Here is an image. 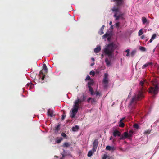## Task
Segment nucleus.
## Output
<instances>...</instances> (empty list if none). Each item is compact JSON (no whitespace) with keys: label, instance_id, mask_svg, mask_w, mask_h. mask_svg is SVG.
Instances as JSON below:
<instances>
[{"label":"nucleus","instance_id":"1","mask_svg":"<svg viewBox=\"0 0 159 159\" xmlns=\"http://www.w3.org/2000/svg\"><path fill=\"white\" fill-rule=\"evenodd\" d=\"M114 2H116V5L114 6L111 9L112 11L114 12L113 16L115 18V20H117L120 18L123 19L122 16L123 13L120 11L121 7L123 4V0H112Z\"/></svg>","mask_w":159,"mask_h":159},{"label":"nucleus","instance_id":"2","mask_svg":"<svg viewBox=\"0 0 159 159\" xmlns=\"http://www.w3.org/2000/svg\"><path fill=\"white\" fill-rule=\"evenodd\" d=\"M117 46L113 43L107 45L103 50V53L105 55H107L108 57H111L114 55V50L116 48Z\"/></svg>","mask_w":159,"mask_h":159},{"label":"nucleus","instance_id":"3","mask_svg":"<svg viewBox=\"0 0 159 159\" xmlns=\"http://www.w3.org/2000/svg\"><path fill=\"white\" fill-rule=\"evenodd\" d=\"M147 82L146 80H143L140 82V100L144 97V93L147 91V88L145 84L147 85Z\"/></svg>","mask_w":159,"mask_h":159},{"label":"nucleus","instance_id":"4","mask_svg":"<svg viewBox=\"0 0 159 159\" xmlns=\"http://www.w3.org/2000/svg\"><path fill=\"white\" fill-rule=\"evenodd\" d=\"M47 71L48 69L46 65L45 64H44L43 66V69L39 72L40 76L41 77V75L42 76L41 78V79L42 80H44L45 77V74H46L47 73Z\"/></svg>","mask_w":159,"mask_h":159},{"label":"nucleus","instance_id":"5","mask_svg":"<svg viewBox=\"0 0 159 159\" xmlns=\"http://www.w3.org/2000/svg\"><path fill=\"white\" fill-rule=\"evenodd\" d=\"M158 90V84H157L154 87H151L149 89V92L154 95L157 93Z\"/></svg>","mask_w":159,"mask_h":159},{"label":"nucleus","instance_id":"6","mask_svg":"<svg viewBox=\"0 0 159 159\" xmlns=\"http://www.w3.org/2000/svg\"><path fill=\"white\" fill-rule=\"evenodd\" d=\"M79 100L75 101L74 102V104L73 106V107L72 109V112L77 113L78 112V109L80 107L81 105L79 103Z\"/></svg>","mask_w":159,"mask_h":159},{"label":"nucleus","instance_id":"7","mask_svg":"<svg viewBox=\"0 0 159 159\" xmlns=\"http://www.w3.org/2000/svg\"><path fill=\"white\" fill-rule=\"evenodd\" d=\"M108 74L107 73H105L104 74V77L103 80V83L104 84V87L105 88L107 86L108 83Z\"/></svg>","mask_w":159,"mask_h":159},{"label":"nucleus","instance_id":"8","mask_svg":"<svg viewBox=\"0 0 159 159\" xmlns=\"http://www.w3.org/2000/svg\"><path fill=\"white\" fill-rule=\"evenodd\" d=\"M141 20L142 23L144 25L148 24L149 23V21L145 17H142Z\"/></svg>","mask_w":159,"mask_h":159},{"label":"nucleus","instance_id":"9","mask_svg":"<svg viewBox=\"0 0 159 159\" xmlns=\"http://www.w3.org/2000/svg\"><path fill=\"white\" fill-rule=\"evenodd\" d=\"M113 135L115 137L116 136H120L121 135V133L119 131L115 130L113 132Z\"/></svg>","mask_w":159,"mask_h":159},{"label":"nucleus","instance_id":"10","mask_svg":"<svg viewBox=\"0 0 159 159\" xmlns=\"http://www.w3.org/2000/svg\"><path fill=\"white\" fill-rule=\"evenodd\" d=\"M85 100V96H84V95L83 94V98L82 99H80V98H78L75 101H78L79 100V103L80 105H81V103L82 102L84 101Z\"/></svg>","mask_w":159,"mask_h":159},{"label":"nucleus","instance_id":"11","mask_svg":"<svg viewBox=\"0 0 159 159\" xmlns=\"http://www.w3.org/2000/svg\"><path fill=\"white\" fill-rule=\"evenodd\" d=\"M48 116L51 117H52L53 116V111L52 110L50 109H48Z\"/></svg>","mask_w":159,"mask_h":159},{"label":"nucleus","instance_id":"12","mask_svg":"<svg viewBox=\"0 0 159 159\" xmlns=\"http://www.w3.org/2000/svg\"><path fill=\"white\" fill-rule=\"evenodd\" d=\"M101 50V47L99 45H98L97 47L94 50V52L97 53L99 52Z\"/></svg>","mask_w":159,"mask_h":159},{"label":"nucleus","instance_id":"13","mask_svg":"<svg viewBox=\"0 0 159 159\" xmlns=\"http://www.w3.org/2000/svg\"><path fill=\"white\" fill-rule=\"evenodd\" d=\"M34 86V84L32 83H28L26 85V87L29 88V90H30Z\"/></svg>","mask_w":159,"mask_h":159},{"label":"nucleus","instance_id":"14","mask_svg":"<svg viewBox=\"0 0 159 159\" xmlns=\"http://www.w3.org/2000/svg\"><path fill=\"white\" fill-rule=\"evenodd\" d=\"M79 129V127L78 126L76 125L75 126H73L72 128V130L73 131L75 132L78 130Z\"/></svg>","mask_w":159,"mask_h":159},{"label":"nucleus","instance_id":"15","mask_svg":"<svg viewBox=\"0 0 159 159\" xmlns=\"http://www.w3.org/2000/svg\"><path fill=\"white\" fill-rule=\"evenodd\" d=\"M60 125H58L57 126L55 127V132L56 133H58V131L60 130Z\"/></svg>","mask_w":159,"mask_h":159},{"label":"nucleus","instance_id":"16","mask_svg":"<svg viewBox=\"0 0 159 159\" xmlns=\"http://www.w3.org/2000/svg\"><path fill=\"white\" fill-rule=\"evenodd\" d=\"M156 34H154L152 35V38H151V39H150L149 41V43H151L152 41L153 40L156 38Z\"/></svg>","mask_w":159,"mask_h":159},{"label":"nucleus","instance_id":"17","mask_svg":"<svg viewBox=\"0 0 159 159\" xmlns=\"http://www.w3.org/2000/svg\"><path fill=\"white\" fill-rule=\"evenodd\" d=\"M105 62L106 63L107 65L109 66L111 64L110 61H109L108 58L107 57L105 60Z\"/></svg>","mask_w":159,"mask_h":159},{"label":"nucleus","instance_id":"18","mask_svg":"<svg viewBox=\"0 0 159 159\" xmlns=\"http://www.w3.org/2000/svg\"><path fill=\"white\" fill-rule=\"evenodd\" d=\"M63 140V138L61 137H60L59 138H57L56 139V142L57 143H60Z\"/></svg>","mask_w":159,"mask_h":159},{"label":"nucleus","instance_id":"19","mask_svg":"<svg viewBox=\"0 0 159 159\" xmlns=\"http://www.w3.org/2000/svg\"><path fill=\"white\" fill-rule=\"evenodd\" d=\"M93 146L98 147V139H95L93 142Z\"/></svg>","mask_w":159,"mask_h":159},{"label":"nucleus","instance_id":"20","mask_svg":"<svg viewBox=\"0 0 159 159\" xmlns=\"http://www.w3.org/2000/svg\"><path fill=\"white\" fill-rule=\"evenodd\" d=\"M140 50L143 52L146 51V48L142 46H140Z\"/></svg>","mask_w":159,"mask_h":159},{"label":"nucleus","instance_id":"21","mask_svg":"<svg viewBox=\"0 0 159 159\" xmlns=\"http://www.w3.org/2000/svg\"><path fill=\"white\" fill-rule=\"evenodd\" d=\"M70 146V144L69 143L67 142H65L62 145V146L63 147H69Z\"/></svg>","mask_w":159,"mask_h":159},{"label":"nucleus","instance_id":"22","mask_svg":"<svg viewBox=\"0 0 159 159\" xmlns=\"http://www.w3.org/2000/svg\"><path fill=\"white\" fill-rule=\"evenodd\" d=\"M94 82L93 80H91L88 83V86H91L93 85V84Z\"/></svg>","mask_w":159,"mask_h":159},{"label":"nucleus","instance_id":"23","mask_svg":"<svg viewBox=\"0 0 159 159\" xmlns=\"http://www.w3.org/2000/svg\"><path fill=\"white\" fill-rule=\"evenodd\" d=\"M136 101V97L133 98L130 102L131 104H132V103L135 102Z\"/></svg>","mask_w":159,"mask_h":159},{"label":"nucleus","instance_id":"24","mask_svg":"<svg viewBox=\"0 0 159 159\" xmlns=\"http://www.w3.org/2000/svg\"><path fill=\"white\" fill-rule=\"evenodd\" d=\"M124 137L126 138H128V137H129V134L127 132H125L123 133V135Z\"/></svg>","mask_w":159,"mask_h":159},{"label":"nucleus","instance_id":"25","mask_svg":"<svg viewBox=\"0 0 159 159\" xmlns=\"http://www.w3.org/2000/svg\"><path fill=\"white\" fill-rule=\"evenodd\" d=\"M109 35V33H107L105 34H104L103 36H102V38L104 39V38H106L107 37H108Z\"/></svg>","mask_w":159,"mask_h":159},{"label":"nucleus","instance_id":"26","mask_svg":"<svg viewBox=\"0 0 159 159\" xmlns=\"http://www.w3.org/2000/svg\"><path fill=\"white\" fill-rule=\"evenodd\" d=\"M93 154V152L92 151H89L87 154V156L89 157H90L92 156Z\"/></svg>","mask_w":159,"mask_h":159},{"label":"nucleus","instance_id":"27","mask_svg":"<svg viewBox=\"0 0 159 159\" xmlns=\"http://www.w3.org/2000/svg\"><path fill=\"white\" fill-rule=\"evenodd\" d=\"M120 124H119V126L120 127H123L125 126V124L122 122L120 121Z\"/></svg>","mask_w":159,"mask_h":159},{"label":"nucleus","instance_id":"28","mask_svg":"<svg viewBox=\"0 0 159 159\" xmlns=\"http://www.w3.org/2000/svg\"><path fill=\"white\" fill-rule=\"evenodd\" d=\"M129 51L130 50L129 49H127L125 50V52L127 53L126 56L128 57L129 55Z\"/></svg>","mask_w":159,"mask_h":159},{"label":"nucleus","instance_id":"29","mask_svg":"<svg viewBox=\"0 0 159 159\" xmlns=\"http://www.w3.org/2000/svg\"><path fill=\"white\" fill-rule=\"evenodd\" d=\"M148 66H149L152 67V66L153 63L152 62H149L146 63Z\"/></svg>","mask_w":159,"mask_h":159},{"label":"nucleus","instance_id":"30","mask_svg":"<svg viewBox=\"0 0 159 159\" xmlns=\"http://www.w3.org/2000/svg\"><path fill=\"white\" fill-rule=\"evenodd\" d=\"M136 51L135 50H133L130 53V55L132 57L136 53Z\"/></svg>","mask_w":159,"mask_h":159},{"label":"nucleus","instance_id":"31","mask_svg":"<svg viewBox=\"0 0 159 159\" xmlns=\"http://www.w3.org/2000/svg\"><path fill=\"white\" fill-rule=\"evenodd\" d=\"M90 75L94 76L95 75V73L94 71H91L89 73Z\"/></svg>","mask_w":159,"mask_h":159},{"label":"nucleus","instance_id":"32","mask_svg":"<svg viewBox=\"0 0 159 159\" xmlns=\"http://www.w3.org/2000/svg\"><path fill=\"white\" fill-rule=\"evenodd\" d=\"M133 126L134 128H135L136 129H138L139 128V126H138V124H134V125Z\"/></svg>","mask_w":159,"mask_h":159},{"label":"nucleus","instance_id":"33","mask_svg":"<svg viewBox=\"0 0 159 159\" xmlns=\"http://www.w3.org/2000/svg\"><path fill=\"white\" fill-rule=\"evenodd\" d=\"M111 147L109 145L107 146L106 147V149L107 150H111Z\"/></svg>","mask_w":159,"mask_h":159},{"label":"nucleus","instance_id":"34","mask_svg":"<svg viewBox=\"0 0 159 159\" xmlns=\"http://www.w3.org/2000/svg\"><path fill=\"white\" fill-rule=\"evenodd\" d=\"M133 133V132L132 130H131L129 131V133H128L129 134V137H131L132 135V134Z\"/></svg>","mask_w":159,"mask_h":159},{"label":"nucleus","instance_id":"35","mask_svg":"<svg viewBox=\"0 0 159 159\" xmlns=\"http://www.w3.org/2000/svg\"><path fill=\"white\" fill-rule=\"evenodd\" d=\"M98 33L100 35H102L103 34V30H101L100 29L99 31L98 32Z\"/></svg>","mask_w":159,"mask_h":159},{"label":"nucleus","instance_id":"36","mask_svg":"<svg viewBox=\"0 0 159 159\" xmlns=\"http://www.w3.org/2000/svg\"><path fill=\"white\" fill-rule=\"evenodd\" d=\"M144 133L145 134H149L150 133V131L148 130H147L145 131Z\"/></svg>","mask_w":159,"mask_h":159},{"label":"nucleus","instance_id":"37","mask_svg":"<svg viewBox=\"0 0 159 159\" xmlns=\"http://www.w3.org/2000/svg\"><path fill=\"white\" fill-rule=\"evenodd\" d=\"M66 116V115L65 113H64L62 115V117H61V119L62 120H64L65 117Z\"/></svg>","mask_w":159,"mask_h":159},{"label":"nucleus","instance_id":"38","mask_svg":"<svg viewBox=\"0 0 159 159\" xmlns=\"http://www.w3.org/2000/svg\"><path fill=\"white\" fill-rule=\"evenodd\" d=\"M97 147H96L93 146L92 149V151L94 152H95L97 149Z\"/></svg>","mask_w":159,"mask_h":159},{"label":"nucleus","instance_id":"39","mask_svg":"<svg viewBox=\"0 0 159 159\" xmlns=\"http://www.w3.org/2000/svg\"><path fill=\"white\" fill-rule=\"evenodd\" d=\"M91 80V79L89 75H87L86 79H85V80L86 81L87 80Z\"/></svg>","mask_w":159,"mask_h":159},{"label":"nucleus","instance_id":"40","mask_svg":"<svg viewBox=\"0 0 159 159\" xmlns=\"http://www.w3.org/2000/svg\"><path fill=\"white\" fill-rule=\"evenodd\" d=\"M144 32L143 31L142 29H141L140 30V36L143 34Z\"/></svg>","mask_w":159,"mask_h":159},{"label":"nucleus","instance_id":"41","mask_svg":"<svg viewBox=\"0 0 159 159\" xmlns=\"http://www.w3.org/2000/svg\"><path fill=\"white\" fill-rule=\"evenodd\" d=\"M61 135L64 138H66V134L63 132L61 133Z\"/></svg>","mask_w":159,"mask_h":159},{"label":"nucleus","instance_id":"42","mask_svg":"<svg viewBox=\"0 0 159 159\" xmlns=\"http://www.w3.org/2000/svg\"><path fill=\"white\" fill-rule=\"evenodd\" d=\"M76 113H75V112H72V115L71 116L72 118H74L76 114Z\"/></svg>","mask_w":159,"mask_h":159},{"label":"nucleus","instance_id":"43","mask_svg":"<svg viewBox=\"0 0 159 159\" xmlns=\"http://www.w3.org/2000/svg\"><path fill=\"white\" fill-rule=\"evenodd\" d=\"M88 87L89 88V90L90 92L93 90V88L91 86H88Z\"/></svg>","mask_w":159,"mask_h":159},{"label":"nucleus","instance_id":"44","mask_svg":"<svg viewBox=\"0 0 159 159\" xmlns=\"http://www.w3.org/2000/svg\"><path fill=\"white\" fill-rule=\"evenodd\" d=\"M96 102L95 99L94 98H92L91 102L92 103Z\"/></svg>","mask_w":159,"mask_h":159},{"label":"nucleus","instance_id":"45","mask_svg":"<svg viewBox=\"0 0 159 159\" xmlns=\"http://www.w3.org/2000/svg\"><path fill=\"white\" fill-rule=\"evenodd\" d=\"M116 27L118 28L119 27L120 23L117 22V23H116Z\"/></svg>","mask_w":159,"mask_h":159},{"label":"nucleus","instance_id":"46","mask_svg":"<svg viewBox=\"0 0 159 159\" xmlns=\"http://www.w3.org/2000/svg\"><path fill=\"white\" fill-rule=\"evenodd\" d=\"M148 67L147 65V64L146 63L145 64H144L142 68L144 69L146 67Z\"/></svg>","mask_w":159,"mask_h":159},{"label":"nucleus","instance_id":"47","mask_svg":"<svg viewBox=\"0 0 159 159\" xmlns=\"http://www.w3.org/2000/svg\"><path fill=\"white\" fill-rule=\"evenodd\" d=\"M92 98H91L89 97L88 99L87 100V101L88 103L89 102L90 100L92 99Z\"/></svg>","mask_w":159,"mask_h":159},{"label":"nucleus","instance_id":"48","mask_svg":"<svg viewBox=\"0 0 159 159\" xmlns=\"http://www.w3.org/2000/svg\"><path fill=\"white\" fill-rule=\"evenodd\" d=\"M115 149V148L113 147H111V150L114 151Z\"/></svg>","mask_w":159,"mask_h":159},{"label":"nucleus","instance_id":"49","mask_svg":"<svg viewBox=\"0 0 159 159\" xmlns=\"http://www.w3.org/2000/svg\"><path fill=\"white\" fill-rule=\"evenodd\" d=\"M125 139L124 136L122 135L121 137L120 138V140H123Z\"/></svg>","mask_w":159,"mask_h":159},{"label":"nucleus","instance_id":"50","mask_svg":"<svg viewBox=\"0 0 159 159\" xmlns=\"http://www.w3.org/2000/svg\"><path fill=\"white\" fill-rule=\"evenodd\" d=\"M104 27H105V25H103L101 27V30H103L104 29Z\"/></svg>","mask_w":159,"mask_h":159},{"label":"nucleus","instance_id":"51","mask_svg":"<svg viewBox=\"0 0 159 159\" xmlns=\"http://www.w3.org/2000/svg\"><path fill=\"white\" fill-rule=\"evenodd\" d=\"M99 94H100V93L98 92H97L96 93V96H98V95H99Z\"/></svg>","mask_w":159,"mask_h":159},{"label":"nucleus","instance_id":"52","mask_svg":"<svg viewBox=\"0 0 159 159\" xmlns=\"http://www.w3.org/2000/svg\"><path fill=\"white\" fill-rule=\"evenodd\" d=\"M93 93H94V91L93 90L90 92V94L91 95H93Z\"/></svg>","mask_w":159,"mask_h":159},{"label":"nucleus","instance_id":"53","mask_svg":"<svg viewBox=\"0 0 159 159\" xmlns=\"http://www.w3.org/2000/svg\"><path fill=\"white\" fill-rule=\"evenodd\" d=\"M125 118L124 117L122 118L120 120V121L122 122L123 120L125 119Z\"/></svg>","mask_w":159,"mask_h":159},{"label":"nucleus","instance_id":"54","mask_svg":"<svg viewBox=\"0 0 159 159\" xmlns=\"http://www.w3.org/2000/svg\"><path fill=\"white\" fill-rule=\"evenodd\" d=\"M110 28H111V29H113V25H111V26Z\"/></svg>","mask_w":159,"mask_h":159},{"label":"nucleus","instance_id":"55","mask_svg":"<svg viewBox=\"0 0 159 159\" xmlns=\"http://www.w3.org/2000/svg\"><path fill=\"white\" fill-rule=\"evenodd\" d=\"M144 38V36H142L141 37V38L142 39H143Z\"/></svg>","mask_w":159,"mask_h":159},{"label":"nucleus","instance_id":"56","mask_svg":"<svg viewBox=\"0 0 159 159\" xmlns=\"http://www.w3.org/2000/svg\"><path fill=\"white\" fill-rule=\"evenodd\" d=\"M113 139V137L112 136H111L110 137V140H112Z\"/></svg>","mask_w":159,"mask_h":159},{"label":"nucleus","instance_id":"57","mask_svg":"<svg viewBox=\"0 0 159 159\" xmlns=\"http://www.w3.org/2000/svg\"><path fill=\"white\" fill-rule=\"evenodd\" d=\"M112 22L111 21L110 22V23H109V24L111 25H112Z\"/></svg>","mask_w":159,"mask_h":159},{"label":"nucleus","instance_id":"58","mask_svg":"<svg viewBox=\"0 0 159 159\" xmlns=\"http://www.w3.org/2000/svg\"><path fill=\"white\" fill-rule=\"evenodd\" d=\"M101 57L102 58L104 57V55L103 54L101 55Z\"/></svg>","mask_w":159,"mask_h":159},{"label":"nucleus","instance_id":"59","mask_svg":"<svg viewBox=\"0 0 159 159\" xmlns=\"http://www.w3.org/2000/svg\"><path fill=\"white\" fill-rule=\"evenodd\" d=\"M91 59L92 60V61H94V60H94V59L93 58H91Z\"/></svg>","mask_w":159,"mask_h":159},{"label":"nucleus","instance_id":"60","mask_svg":"<svg viewBox=\"0 0 159 159\" xmlns=\"http://www.w3.org/2000/svg\"><path fill=\"white\" fill-rule=\"evenodd\" d=\"M94 63H92L91 64V66H93L94 65Z\"/></svg>","mask_w":159,"mask_h":159},{"label":"nucleus","instance_id":"61","mask_svg":"<svg viewBox=\"0 0 159 159\" xmlns=\"http://www.w3.org/2000/svg\"><path fill=\"white\" fill-rule=\"evenodd\" d=\"M106 157H103V159H106Z\"/></svg>","mask_w":159,"mask_h":159},{"label":"nucleus","instance_id":"62","mask_svg":"<svg viewBox=\"0 0 159 159\" xmlns=\"http://www.w3.org/2000/svg\"><path fill=\"white\" fill-rule=\"evenodd\" d=\"M139 94H138V97L139 98Z\"/></svg>","mask_w":159,"mask_h":159},{"label":"nucleus","instance_id":"63","mask_svg":"<svg viewBox=\"0 0 159 159\" xmlns=\"http://www.w3.org/2000/svg\"><path fill=\"white\" fill-rule=\"evenodd\" d=\"M116 53H118V52H117V51H116Z\"/></svg>","mask_w":159,"mask_h":159},{"label":"nucleus","instance_id":"64","mask_svg":"<svg viewBox=\"0 0 159 159\" xmlns=\"http://www.w3.org/2000/svg\"><path fill=\"white\" fill-rule=\"evenodd\" d=\"M138 34L139 35V31L138 32Z\"/></svg>","mask_w":159,"mask_h":159}]
</instances>
